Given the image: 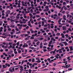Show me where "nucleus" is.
<instances>
[{
    "mask_svg": "<svg viewBox=\"0 0 73 73\" xmlns=\"http://www.w3.org/2000/svg\"><path fill=\"white\" fill-rule=\"evenodd\" d=\"M65 66H66V67H65L64 68H68V65H67L65 66H62V67H65Z\"/></svg>",
    "mask_w": 73,
    "mask_h": 73,
    "instance_id": "nucleus-8",
    "label": "nucleus"
},
{
    "mask_svg": "<svg viewBox=\"0 0 73 73\" xmlns=\"http://www.w3.org/2000/svg\"><path fill=\"white\" fill-rule=\"evenodd\" d=\"M13 43L12 42H9V45H12Z\"/></svg>",
    "mask_w": 73,
    "mask_h": 73,
    "instance_id": "nucleus-21",
    "label": "nucleus"
},
{
    "mask_svg": "<svg viewBox=\"0 0 73 73\" xmlns=\"http://www.w3.org/2000/svg\"><path fill=\"white\" fill-rule=\"evenodd\" d=\"M47 48V47H46V46H44L43 47V49H46Z\"/></svg>",
    "mask_w": 73,
    "mask_h": 73,
    "instance_id": "nucleus-43",
    "label": "nucleus"
},
{
    "mask_svg": "<svg viewBox=\"0 0 73 73\" xmlns=\"http://www.w3.org/2000/svg\"><path fill=\"white\" fill-rule=\"evenodd\" d=\"M24 44L23 46V48H25V47H28V45L26 43H24Z\"/></svg>",
    "mask_w": 73,
    "mask_h": 73,
    "instance_id": "nucleus-1",
    "label": "nucleus"
},
{
    "mask_svg": "<svg viewBox=\"0 0 73 73\" xmlns=\"http://www.w3.org/2000/svg\"><path fill=\"white\" fill-rule=\"evenodd\" d=\"M11 11L9 10L7 11V12L6 13V14H10Z\"/></svg>",
    "mask_w": 73,
    "mask_h": 73,
    "instance_id": "nucleus-5",
    "label": "nucleus"
},
{
    "mask_svg": "<svg viewBox=\"0 0 73 73\" xmlns=\"http://www.w3.org/2000/svg\"><path fill=\"white\" fill-rule=\"evenodd\" d=\"M31 13H33V10L32 9H31L30 10Z\"/></svg>",
    "mask_w": 73,
    "mask_h": 73,
    "instance_id": "nucleus-53",
    "label": "nucleus"
},
{
    "mask_svg": "<svg viewBox=\"0 0 73 73\" xmlns=\"http://www.w3.org/2000/svg\"><path fill=\"white\" fill-rule=\"evenodd\" d=\"M29 42H31V41L29 40L27 42V43H29Z\"/></svg>",
    "mask_w": 73,
    "mask_h": 73,
    "instance_id": "nucleus-56",
    "label": "nucleus"
},
{
    "mask_svg": "<svg viewBox=\"0 0 73 73\" xmlns=\"http://www.w3.org/2000/svg\"><path fill=\"white\" fill-rule=\"evenodd\" d=\"M56 35L57 36H60V33H57L56 34Z\"/></svg>",
    "mask_w": 73,
    "mask_h": 73,
    "instance_id": "nucleus-23",
    "label": "nucleus"
},
{
    "mask_svg": "<svg viewBox=\"0 0 73 73\" xmlns=\"http://www.w3.org/2000/svg\"><path fill=\"white\" fill-rule=\"evenodd\" d=\"M23 21H25V19H22Z\"/></svg>",
    "mask_w": 73,
    "mask_h": 73,
    "instance_id": "nucleus-59",
    "label": "nucleus"
},
{
    "mask_svg": "<svg viewBox=\"0 0 73 73\" xmlns=\"http://www.w3.org/2000/svg\"><path fill=\"white\" fill-rule=\"evenodd\" d=\"M32 59V62H35V58H33Z\"/></svg>",
    "mask_w": 73,
    "mask_h": 73,
    "instance_id": "nucleus-13",
    "label": "nucleus"
},
{
    "mask_svg": "<svg viewBox=\"0 0 73 73\" xmlns=\"http://www.w3.org/2000/svg\"><path fill=\"white\" fill-rule=\"evenodd\" d=\"M69 42L70 43H72V41L70 40L69 41Z\"/></svg>",
    "mask_w": 73,
    "mask_h": 73,
    "instance_id": "nucleus-58",
    "label": "nucleus"
},
{
    "mask_svg": "<svg viewBox=\"0 0 73 73\" xmlns=\"http://www.w3.org/2000/svg\"><path fill=\"white\" fill-rule=\"evenodd\" d=\"M38 41V40L37 39H35L34 40V42H37V41Z\"/></svg>",
    "mask_w": 73,
    "mask_h": 73,
    "instance_id": "nucleus-30",
    "label": "nucleus"
},
{
    "mask_svg": "<svg viewBox=\"0 0 73 73\" xmlns=\"http://www.w3.org/2000/svg\"><path fill=\"white\" fill-rule=\"evenodd\" d=\"M12 68H13V67H11L9 68V71L11 73H12L13 72V70H12Z\"/></svg>",
    "mask_w": 73,
    "mask_h": 73,
    "instance_id": "nucleus-2",
    "label": "nucleus"
},
{
    "mask_svg": "<svg viewBox=\"0 0 73 73\" xmlns=\"http://www.w3.org/2000/svg\"><path fill=\"white\" fill-rule=\"evenodd\" d=\"M29 48H30V49H33L34 48L33 47H29Z\"/></svg>",
    "mask_w": 73,
    "mask_h": 73,
    "instance_id": "nucleus-49",
    "label": "nucleus"
},
{
    "mask_svg": "<svg viewBox=\"0 0 73 73\" xmlns=\"http://www.w3.org/2000/svg\"><path fill=\"white\" fill-rule=\"evenodd\" d=\"M26 28L27 29H28V28H29V26H28L27 27H26Z\"/></svg>",
    "mask_w": 73,
    "mask_h": 73,
    "instance_id": "nucleus-48",
    "label": "nucleus"
},
{
    "mask_svg": "<svg viewBox=\"0 0 73 73\" xmlns=\"http://www.w3.org/2000/svg\"><path fill=\"white\" fill-rule=\"evenodd\" d=\"M19 18H20V17H19V16H17L16 17V19H19Z\"/></svg>",
    "mask_w": 73,
    "mask_h": 73,
    "instance_id": "nucleus-61",
    "label": "nucleus"
},
{
    "mask_svg": "<svg viewBox=\"0 0 73 73\" xmlns=\"http://www.w3.org/2000/svg\"><path fill=\"white\" fill-rule=\"evenodd\" d=\"M10 21L11 22H13V19H10Z\"/></svg>",
    "mask_w": 73,
    "mask_h": 73,
    "instance_id": "nucleus-40",
    "label": "nucleus"
},
{
    "mask_svg": "<svg viewBox=\"0 0 73 73\" xmlns=\"http://www.w3.org/2000/svg\"><path fill=\"white\" fill-rule=\"evenodd\" d=\"M54 65H54V66H56V63H54Z\"/></svg>",
    "mask_w": 73,
    "mask_h": 73,
    "instance_id": "nucleus-50",
    "label": "nucleus"
},
{
    "mask_svg": "<svg viewBox=\"0 0 73 73\" xmlns=\"http://www.w3.org/2000/svg\"><path fill=\"white\" fill-rule=\"evenodd\" d=\"M10 18H11V19H15V17L14 16H10Z\"/></svg>",
    "mask_w": 73,
    "mask_h": 73,
    "instance_id": "nucleus-7",
    "label": "nucleus"
},
{
    "mask_svg": "<svg viewBox=\"0 0 73 73\" xmlns=\"http://www.w3.org/2000/svg\"><path fill=\"white\" fill-rule=\"evenodd\" d=\"M44 39V38L42 37V38H40V40H42Z\"/></svg>",
    "mask_w": 73,
    "mask_h": 73,
    "instance_id": "nucleus-28",
    "label": "nucleus"
},
{
    "mask_svg": "<svg viewBox=\"0 0 73 73\" xmlns=\"http://www.w3.org/2000/svg\"><path fill=\"white\" fill-rule=\"evenodd\" d=\"M21 69H23V66H21L20 67H19Z\"/></svg>",
    "mask_w": 73,
    "mask_h": 73,
    "instance_id": "nucleus-44",
    "label": "nucleus"
},
{
    "mask_svg": "<svg viewBox=\"0 0 73 73\" xmlns=\"http://www.w3.org/2000/svg\"><path fill=\"white\" fill-rule=\"evenodd\" d=\"M70 50V49H69V48H68V49H67L66 50L67 52H69Z\"/></svg>",
    "mask_w": 73,
    "mask_h": 73,
    "instance_id": "nucleus-57",
    "label": "nucleus"
},
{
    "mask_svg": "<svg viewBox=\"0 0 73 73\" xmlns=\"http://www.w3.org/2000/svg\"><path fill=\"white\" fill-rule=\"evenodd\" d=\"M31 39H34L35 38L31 36L30 38Z\"/></svg>",
    "mask_w": 73,
    "mask_h": 73,
    "instance_id": "nucleus-33",
    "label": "nucleus"
},
{
    "mask_svg": "<svg viewBox=\"0 0 73 73\" xmlns=\"http://www.w3.org/2000/svg\"><path fill=\"white\" fill-rule=\"evenodd\" d=\"M55 57L56 58H58V56H56V55H55Z\"/></svg>",
    "mask_w": 73,
    "mask_h": 73,
    "instance_id": "nucleus-29",
    "label": "nucleus"
},
{
    "mask_svg": "<svg viewBox=\"0 0 73 73\" xmlns=\"http://www.w3.org/2000/svg\"><path fill=\"white\" fill-rule=\"evenodd\" d=\"M15 30L17 31H17H19V30L17 28L15 29Z\"/></svg>",
    "mask_w": 73,
    "mask_h": 73,
    "instance_id": "nucleus-25",
    "label": "nucleus"
},
{
    "mask_svg": "<svg viewBox=\"0 0 73 73\" xmlns=\"http://www.w3.org/2000/svg\"><path fill=\"white\" fill-rule=\"evenodd\" d=\"M48 8H49V6H46L45 7V8H46V9H48Z\"/></svg>",
    "mask_w": 73,
    "mask_h": 73,
    "instance_id": "nucleus-27",
    "label": "nucleus"
},
{
    "mask_svg": "<svg viewBox=\"0 0 73 73\" xmlns=\"http://www.w3.org/2000/svg\"><path fill=\"white\" fill-rule=\"evenodd\" d=\"M47 60L48 61H49L50 60V58H47Z\"/></svg>",
    "mask_w": 73,
    "mask_h": 73,
    "instance_id": "nucleus-54",
    "label": "nucleus"
},
{
    "mask_svg": "<svg viewBox=\"0 0 73 73\" xmlns=\"http://www.w3.org/2000/svg\"><path fill=\"white\" fill-rule=\"evenodd\" d=\"M69 48L70 49V51H72V50H73V46H70L69 47Z\"/></svg>",
    "mask_w": 73,
    "mask_h": 73,
    "instance_id": "nucleus-4",
    "label": "nucleus"
},
{
    "mask_svg": "<svg viewBox=\"0 0 73 73\" xmlns=\"http://www.w3.org/2000/svg\"><path fill=\"white\" fill-rule=\"evenodd\" d=\"M63 18H66V16H65V15H64L63 16Z\"/></svg>",
    "mask_w": 73,
    "mask_h": 73,
    "instance_id": "nucleus-64",
    "label": "nucleus"
},
{
    "mask_svg": "<svg viewBox=\"0 0 73 73\" xmlns=\"http://www.w3.org/2000/svg\"><path fill=\"white\" fill-rule=\"evenodd\" d=\"M9 16V15H8V14H7L5 16L6 17H8Z\"/></svg>",
    "mask_w": 73,
    "mask_h": 73,
    "instance_id": "nucleus-46",
    "label": "nucleus"
},
{
    "mask_svg": "<svg viewBox=\"0 0 73 73\" xmlns=\"http://www.w3.org/2000/svg\"><path fill=\"white\" fill-rule=\"evenodd\" d=\"M29 15L30 16H31V17H30V19H32V18L31 17H33V15H32V14L31 13H29Z\"/></svg>",
    "mask_w": 73,
    "mask_h": 73,
    "instance_id": "nucleus-12",
    "label": "nucleus"
},
{
    "mask_svg": "<svg viewBox=\"0 0 73 73\" xmlns=\"http://www.w3.org/2000/svg\"><path fill=\"white\" fill-rule=\"evenodd\" d=\"M15 68V70H18V68Z\"/></svg>",
    "mask_w": 73,
    "mask_h": 73,
    "instance_id": "nucleus-45",
    "label": "nucleus"
},
{
    "mask_svg": "<svg viewBox=\"0 0 73 73\" xmlns=\"http://www.w3.org/2000/svg\"><path fill=\"white\" fill-rule=\"evenodd\" d=\"M42 20H45V18H43L42 19Z\"/></svg>",
    "mask_w": 73,
    "mask_h": 73,
    "instance_id": "nucleus-63",
    "label": "nucleus"
},
{
    "mask_svg": "<svg viewBox=\"0 0 73 73\" xmlns=\"http://www.w3.org/2000/svg\"><path fill=\"white\" fill-rule=\"evenodd\" d=\"M43 51L44 52H46V51H47V50H46V49H43Z\"/></svg>",
    "mask_w": 73,
    "mask_h": 73,
    "instance_id": "nucleus-34",
    "label": "nucleus"
},
{
    "mask_svg": "<svg viewBox=\"0 0 73 73\" xmlns=\"http://www.w3.org/2000/svg\"><path fill=\"white\" fill-rule=\"evenodd\" d=\"M41 60H39V61H36V62H38V63H39V62H41Z\"/></svg>",
    "mask_w": 73,
    "mask_h": 73,
    "instance_id": "nucleus-24",
    "label": "nucleus"
},
{
    "mask_svg": "<svg viewBox=\"0 0 73 73\" xmlns=\"http://www.w3.org/2000/svg\"><path fill=\"white\" fill-rule=\"evenodd\" d=\"M16 66H13V68H12V70H13V72H15V68H16Z\"/></svg>",
    "mask_w": 73,
    "mask_h": 73,
    "instance_id": "nucleus-11",
    "label": "nucleus"
},
{
    "mask_svg": "<svg viewBox=\"0 0 73 73\" xmlns=\"http://www.w3.org/2000/svg\"><path fill=\"white\" fill-rule=\"evenodd\" d=\"M5 51H6V52H8V49H5Z\"/></svg>",
    "mask_w": 73,
    "mask_h": 73,
    "instance_id": "nucleus-60",
    "label": "nucleus"
},
{
    "mask_svg": "<svg viewBox=\"0 0 73 73\" xmlns=\"http://www.w3.org/2000/svg\"><path fill=\"white\" fill-rule=\"evenodd\" d=\"M14 53H15V54H17V51L14 52Z\"/></svg>",
    "mask_w": 73,
    "mask_h": 73,
    "instance_id": "nucleus-38",
    "label": "nucleus"
},
{
    "mask_svg": "<svg viewBox=\"0 0 73 73\" xmlns=\"http://www.w3.org/2000/svg\"><path fill=\"white\" fill-rule=\"evenodd\" d=\"M62 29H63V30H65V29H66V27H65L64 26H63L62 27Z\"/></svg>",
    "mask_w": 73,
    "mask_h": 73,
    "instance_id": "nucleus-15",
    "label": "nucleus"
},
{
    "mask_svg": "<svg viewBox=\"0 0 73 73\" xmlns=\"http://www.w3.org/2000/svg\"><path fill=\"white\" fill-rule=\"evenodd\" d=\"M36 16L37 17H40V15H36Z\"/></svg>",
    "mask_w": 73,
    "mask_h": 73,
    "instance_id": "nucleus-62",
    "label": "nucleus"
},
{
    "mask_svg": "<svg viewBox=\"0 0 73 73\" xmlns=\"http://www.w3.org/2000/svg\"><path fill=\"white\" fill-rule=\"evenodd\" d=\"M33 67H35V65L34 64H33L32 66H30V68L32 69V68H33Z\"/></svg>",
    "mask_w": 73,
    "mask_h": 73,
    "instance_id": "nucleus-6",
    "label": "nucleus"
},
{
    "mask_svg": "<svg viewBox=\"0 0 73 73\" xmlns=\"http://www.w3.org/2000/svg\"><path fill=\"white\" fill-rule=\"evenodd\" d=\"M22 28V27H19V29H21Z\"/></svg>",
    "mask_w": 73,
    "mask_h": 73,
    "instance_id": "nucleus-51",
    "label": "nucleus"
},
{
    "mask_svg": "<svg viewBox=\"0 0 73 73\" xmlns=\"http://www.w3.org/2000/svg\"><path fill=\"white\" fill-rule=\"evenodd\" d=\"M65 13V11H63L62 12V13L63 14H64V13Z\"/></svg>",
    "mask_w": 73,
    "mask_h": 73,
    "instance_id": "nucleus-37",
    "label": "nucleus"
},
{
    "mask_svg": "<svg viewBox=\"0 0 73 73\" xmlns=\"http://www.w3.org/2000/svg\"><path fill=\"white\" fill-rule=\"evenodd\" d=\"M40 43V41H38L36 43V45H38Z\"/></svg>",
    "mask_w": 73,
    "mask_h": 73,
    "instance_id": "nucleus-10",
    "label": "nucleus"
},
{
    "mask_svg": "<svg viewBox=\"0 0 73 73\" xmlns=\"http://www.w3.org/2000/svg\"><path fill=\"white\" fill-rule=\"evenodd\" d=\"M24 35L25 36V37H27V36H28V34H24Z\"/></svg>",
    "mask_w": 73,
    "mask_h": 73,
    "instance_id": "nucleus-31",
    "label": "nucleus"
},
{
    "mask_svg": "<svg viewBox=\"0 0 73 73\" xmlns=\"http://www.w3.org/2000/svg\"><path fill=\"white\" fill-rule=\"evenodd\" d=\"M29 73H31L32 72V70L31 69H29Z\"/></svg>",
    "mask_w": 73,
    "mask_h": 73,
    "instance_id": "nucleus-16",
    "label": "nucleus"
},
{
    "mask_svg": "<svg viewBox=\"0 0 73 73\" xmlns=\"http://www.w3.org/2000/svg\"><path fill=\"white\" fill-rule=\"evenodd\" d=\"M19 33L20 34V33H21V32L20 31H19V32H17L16 33V34H19Z\"/></svg>",
    "mask_w": 73,
    "mask_h": 73,
    "instance_id": "nucleus-22",
    "label": "nucleus"
},
{
    "mask_svg": "<svg viewBox=\"0 0 73 73\" xmlns=\"http://www.w3.org/2000/svg\"><path fill=\"white\" fill-rule=\"evenodd\" d=\"M63 44H65V46H67L68 45V44L67 43V42H62Z\"/></svg>",
    "mask_w": 73,
    "mask_h": 73,
    "instance_id": "nucleus-3",
    "label": "nucleus"
},
{
    "mask_svg": "<svg viewBox=\"0 0 73 73\" xmlns=\"http://www.w3.org/2000/svg\"><path fill=\"white\" fill-rule=\"evenodd\" d=\"M50 59H53V58H54V56H52L51 57H50Z\"/></svg>",
    "mask_w": 73,
    "mask_h": 73,
    "instance_id": "nucleus-26",
    "label": "nucleus"
},
{
    "mask_svg": "<svg viewBox=\"0 0 73 73\" xmlns=\"http://www.w3.org/2000/svg\"><path fill=\"white\" fill-rule=\"evenodd\" d=\"M24 62H28V60H23Z\"/></svg>",
    "mask_w": 73,
    "mask_h": 73,
    "instance_id": "nucleus-41",
    "label": "nucleus"
},
{
    "mask_svg": "<svg viewBox=\"0 0 73 73\" xmlns=\"http://www.w3.org/2000/svg\"><path fill=\"white\" fill-rule=\"evenodd\" d=\"M43 29L44 31H46V30H47V28H44Z\"/></svg>",
    "mask_w": 73,
    "mask_h": 73,
    "instance_id": "nucleus-35",
    "label": "nucleus"
},
{
    "mask_svg": "<svg viewBox=\"0 0 73 73\" xmlns=\"http://www.w3.org/2000/svg\"><path fill=\"white\" fill-rule=\"evenodd\" d=\"M8 48V46H6L4 47V48L5 49H6V48Z\"/></svg>",
    "mask_w": 73,
    "mask_h": 73,
    "instance_id": "nucleus-47",
    "label": "nucleus"
},
{
    "mask_svg": "<svg viewBox=\"0 0 73 73\" xmlns=\"http://www.w3.org/2000/svg\"><path fill=\"white\" fill-rule=\"evenodd\" d=\"M68 31H69L70 32H72V29H71V28H69L68 29Z\"/></svg>",
    "mask_w": 73,
    "mask_h": 73,
    "instance_id": "nucleus-19",
    "label": "nucleus"
},
{
    "mask_svg": "<svg viewBox=\"0 0 73 73\" xmlns=\"http://www.w3.org/2000/svg\"><path fill=\"white\" fill-rule=\"evenodd\" d=\"M73 70V68H70L68 69V70H69V71H70V70Z\"/></svg>",
    "mask_w": 73,
    "mask_h": 73,
    "instance_id": "nucleus-18",
    "label": "nucleus"
},
{
    "mask_svg": "<svg viewBox=\"0 0 73 73\" xmlns=\"http://www.w3.org/2000/svg\"><path fill=\"white\" fill-rule=\"evenodd\" d=\"M7 41H10V42H12V40H9V39L7 40Z\"/></svg>",
    "mask_w": 73,
    "mask_h": 73,
    "instance_id": "nucleus-32",
    "label": "nucleus"
},
{
    "mask_svg": "<svg viewBox=\"0 0 73 73\" xmlns=\"http://www.w3.org/2000/svg\"><path fill=\"white\" fill-rule=\"evenodd\" d=\"M10 27L11 28H14L15 27V25H12L10 26Z\"/></svg>",
    "mask_w": 73,
    "mask_h": 73,
    "instance_id": "nucleus-17",
    "label": "nucleus"
},
{
    "mask_svg": "<svg viewBox=\"0 0 73 73\" xmlns=\"http://www.w3.org/2000/svg\"><path fill=\"white\" fill-rule=\"evenodd\" d=\"M59 53L60 54V53H62V51H61V49H59Z\"/></svg>",
    "mask_w": 73,
    "mask_h": 73,
    "instance_id": "nucleus-9",
    "label": "nucleus"
},
{
    "mask_svg": "<svg viewBox=\"0 0 73 73\" xmlns=\"http://www.w3.org/2000/svg\"><path fill=\"white\" fill-rule=\"evenodd\" d=\"M48 45V43L45 42L44 44V45Z\"/></svg>",
    "mask_w": 73,
    "mask_h": 73,
    "instance_id": "nucleus-20",
    "label": "nucleus"
},
{
    "mask_svg": "<svg viewBox=\"0 0 73 73\" xmlns=\"http://www.w3.org/2000/svg\"><path fill=\"white\" fill-rule=\"evenodd\" d=\"M63 5H65V4H66V2H64L63 3Z\"/></svg>",
    "mask_w": 73,
    "mask_h": 73,
    "instance_id": "nucleus-52",
    "label": "nucleus"
},
{
    "mask_svg": "<svg viewBox=\"0 0 73 73\" xmlns=\"http://www.w3.org/2000/svg\"><path fill=\"white\" fill-rule=\"evenodd\" d=\"M11 53H13V51H10V52H8V53L9 54H11Z\"/></svg>",
    "mask_w": 73,
    "mask_h": 73,
    "instance_id": "nucleus-14",
    "label": "nucleus"
},
{
    "mask_svg": "<svg viewBox=\"0 0 73 73\" xmlns=\"http://www.w3.org/2000/svg\"><path fill=\"white\" fill-rule=\"evenodd\" d=\"M17 46H19V42H17Z\"/></svg>",
    "mask_w": 73,
    "mask_h": 73,
    "instance_id": "nucleus-39",
    "label": "nucleus"
},
{
    "mask_svg": "<svg viewBox=\"0 0 73 73\" xmlns=\"http://www.w3.org/2000/svg\"><path fill=\"white\" fill-rule=\"evenodd\" d=\"M24 60H23L22 62H21V64H24Z\"/></svg>",
    "mask_w": 73,
    "mask_h": 73,
    "instance_id": "nucleus-55",
    "label": "nucleus"
},
{
    "mask_svg": "<svg viewBox=\"0 0 73 73\" xmlns=\"http://www.w3.org/2000/svg\"><path fill=\"white\" fill-rule=\"evenodd\" d=\"M26 26H27V25H23V27H25Z\"/></svg>",
    "mask_w": 73,
    "mask_h": 73,
    "instance_id": "nucleus-36",
    "label": "nucleus"
},
{
    "mask_svg": "<svg viewBox=\"0 0 73 73\" xmlns=\"http://www.w3.org/2000/svg\"><path fill=\"white\" fill-rule=\"evenodd\" d=\"M69 16H70V15L69 14L67 15V18H68V17H69Z\"/></svg>",
    "mask_w": 73,
    "mask_h": 73,
    "instance_id": "nucleus-42",
    "label": "nucleus"
}]
</instances>
